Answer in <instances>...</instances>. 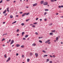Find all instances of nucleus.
Listing matches in <instances>:
<instances>
[{"instance_id": "obj_1", "label": "nucleus", "mask_w": 63, "mask_h": 63, "mask_svg": "<svg viewBox=\"0 0 63 63\" xmlns=\"http://www.w3.org/2000/svg\"><path fill=\"white\" fill-rule=\"evenodd\" d=\"M47 4H48V3L47 2H45L44 3H43L44 5H47Z\"/></svg>"}, {"instance_id": "obj_2", "label": "nucleus", "mask_w": 63, "mask_h": 63, "mask_svg": "<svg viewBox=\"0 0 63 63\" xmlns=\"http://www.w3.org/2000/svg\"><path fill=\"white\" fill-rule=\"evenodd\" d=\"M10 60H11V58L9 57L8 58L7 60L6 61V62H8V61H9Z\"/></svg>"}, {"instance_id": "obj_3", "label": "nucleus", "mask_w": 63, "mask_h": 63, "mask_svg": "<svg viewBox=\"0 0 63 63\" xmlns=\"http://www.w3.org/2000/svg\"><path fill=\"white\" fill-rule=\"evenodd\" d=\"M14 43V41L13 40H12L10 43V45H12Z\"/></svg>"}, {"instance_id": "obj_4", "label": "nucleus", "mask_w": 63, "mask_h": 63, "mask_svg": "<svg viewBox=\"0 0 63 63\" xmlns=\"http://www.w3.org/2000/svg\"><path fill=\"white\" fill-rule=\"evenodd\" d=\"M50 42V40H48L45 42V43L47 44V43H48V42Z\"/></svg>"}, {"instance_id": "obj_5", "label": "nucleus", "mask_w": 63, "mask_h": 63, "mask_svg": "<svg viewBox=\"0 0 63 63\" xmlns=\"http://www.w3.org/2000/svg\"><path fill=\"white\" fill-rule=\"evenodd\" d=\"M44 0H42L40 2V4H44Z\"/></svg>"}, {"instance_id": "obj_6", "label": "nucleus", "mask_w": 63, "mask_h": 63, "mask_svg": "<svg viewBox=\"0 0 63 63\" xmlns=\"http://www.w3.org/2000/svg\"><path fill=\"white\" fill-rule=\"evenodd\" d=\"M37 5V3H35L33 4V7H34Z\"/></svg>"}, {"instance_id": "obj_7", "label": "nucleus", "mask_w": 63, "mask_h": 63, "mask_svg": "<svg viewBox=\"0 0 63 63\" xmlns=\"http://www.w3.org/2000/svg\"><path fill=\"white\" fill-rule=\"evenodd\" d=\"M26 14V13H24L22 15V17H23V16H24Z\"/></svg>"}, {"instance_id": "obj_8", "label": "nucleus", "mask_w": 63, "mask_h": 63, "mask_svg": "<svg viewBox=\"0 0 63 63\" xmlns=\"http://www.w3.org/2000/svg\"><path fill=\"white\" fill-rule=\"evenodd\" d=\"M6 10L8 12H9V7H8L7 8Z\"/></svg>"}, {"instance_id": "obj_9", "label": "nucleus", "mask_w": 63, "mask_h": 63, "mask_svg": "<svg viewBox=\"0 0 63 63\" xmlns=\"http://www.w3.org/2000/svg\"><path fill=\"white\" fill-rule=\"evenodd\" d=\"M16 47H20V45L18 44H17L16 45Z\"/></svg>"}, {"instance_id": "obj_10", "label": "nucleus", "mask_w": 63, "mask_h": 63, "mask_svg": "<svg viewBox=\"0 0 63 63\" xmlns=\"http://www.w3.org/2000/svg\"><path fill=\"white\" fill-rule=\"evenodd\" d=\"M35 55L36 57H37L38 56V54L37 53H36L35 54Z\"/></svg>"}, {"instance_id": "obj_11", "label": "nucleus", "mask_w": 63, "mask_h": 63, "mask_svg": "<svg viewBox=\"0 0 63 63\" xmlns=\"http://www.w3.org/2000/svg\"><path fill=\"white\" fill-rule=\"evenodd\" d=\"M6 11H7L6 10H5L3 12V14H5V13H6Z\"/></svg>"}, {"instance_id": "obj_12", "label": "nucleus", "mask_w": 63, "mask_h": 63, "mask_svg": "<svg viewBox=\"0 0 63 63\" xmlns=\"http://www.w3.org/2000/svg\"><path fill=\"white\" fill-rule=\"evenodd\" d=\"M55 32V30H52L51 31V32Z\"/></svg>"}, {"instance_id": "obj_13", "label": "nucleus", "mask_w": 63, "mask_h": 63, "mask_svg": "<svg viewBox=\"0 0 63 63\" xmlns=\"http://www.w3.org/2000/svg\"><path fill=\"white\" fill-rule=\"evenodd\" d=\"M32 46H36V45L35 43H33L32 44Z\"/></svg>"}, {"instance_id": "obj_14", "label": "nucleus", "mask_w": 63, "mask_h": 63, "mask_svg": "<svg viewBox=\"0 0 63 63\" xmlns=\"http://www.w3.org/2000/svg\"><path fill=\"white\" fill-rule=\"evenodd\" d=\"M10 17L11 18H13V16L12 15H11L10 16Z\"/></svg>"}, {"instance_id": "obj_15", "label": "nucleus", "mask_w": 63, "mask_h": 63, "mask_svg": "<svg viewBox=\"0 0 63 63\" xmlns=\"http://www.w3.org/2000/svg\"><path fill=\"white\" fill-rule=\"evenodd\" d=\"M30 56H32L33 55V53L32 52H31L30 53Z\"/></svg>"}, {"instance_id": "obj_16", "label": "nucleus", "mask_w": 63, "mask_h": 63, "mask_svg": "<svg viewBox=\"0 0 63 63\" xmlns=\"http://www.w3.org/2000/svg\"><path fill=\"white\" fill-rule=\"evenodd\" d=\"M28 37V35H27L25 36V38H27V37Z\"/></svg>"}, {"instance_id": "obj_17", "label": "nucleus", "mask_w": 63, "mask_h": 63, "mask_svg": "<svg viewBox=\"0 0 63 63\" xmlns=\"http://www.w3.org/2000/svg\"><path fill=\"white\" fill-rule=\"evenodd\" d=\"M49 35H53V33L52 32H50L49 33Z\"/></svg>"}, {"instance_id": "obj_18", "label": "nucleus", "mask_w": 63, "mask_h": 63, "mask_svg": "<svg viewBox=\"0 0 63 63\" xmlns=\"http://www.w3.org/2000/svg\"><path fill=\"white\" fill-rule=\"evenodd\" d=\"M30 61V59H27V62H29V61Z\"/></svg>"}, {"instance_id": "obj_19", "label": "nucleus", "mask_w": 63, "mask_h": 63, "mask_svg": "<svg viewBox=\"0 0 63 63\" xmlns=\"http://www.w3.org/2000/svg\"><path fill=\"white\" fill-rule=\"evenodd\" d=\"M24 45L21 46V47H22V48H23L24 47Z\"/></svg>"}, {"instance_id": "obj_20", "label": "nucleus", "mask_w": 63, "mask_h": 63, "mask_svg": "<svg viewBox=\"0 0 63 63\" xmlns=\"http://www.w3.org/2000/svg\"><path fill=\"white\" fill-rule=\"evenodd\" d=\"M24 23H22L21 24V25H22V26H23V25H24Z\"/></svg>"}, {"instance_id": "obj_21", "label": "nucleus", "mask_w": 63, "mask_h": 63, "mask_svg": "<svg viewBox=\"0 0 63 63\" xmlns=\"http://www.w3.org/2000/svg\"><path fill=\"white\" fill-rule=\"evenodd\" d=\"M24 34V32H23L22 33V36H23V35Z\"/></svg>"}, {"instance_id": "obj_22", "label": "nucleus", "mask_w": 63, "mask_h": 63, "mask_svg": "<svg viewBox=\"0 0 63 63\" xmlns=\"http://www.w3.org/2000/svg\"><path fill=\"white\" fill-rule=\"evenodd\" d=\"M47 61H46V62H48V61H49V60L48 59H47Z\"/></svg>"}, {"instance_id": "obj_23", "label": "nucleus", "mask_w": 63, "mask_h": 63, "mask_svg": "<svg viewBox=\"0 0 63 63\" xmlns=\"http://www.w3.org/2000/svg\"><path fill=\"white\" fill-rule=\"evenodd\" d=\"M58 37H56V41H57L58 40Z\"/></svg>"}, {"instance_id": "obj_24", "label": "nucleus", "mask_w": 63, "mask_h": 63, "mask_svg": "<svg viewBox=\"0 0 63 63\" xmlns=\"http://www.w3.org/2000/svg\"><path fill=\"white\" fill-rule=\"evenodd\" d=\"M4 56L5 58H7V56H6V54L4 55Z\"/></svg>"}, {"instance_id": "obj_25", "label": "nucleus", "mask_w": 63, "mask_h": 63, "mask_svg": "<svg viewBox=\"0 0 63 63\" xmlns=\"http://www.w3.org/2000/svg\"><path fill=\"white\" fill-rule=\"evenodd\" d=\"M29 13H26V15L27 16V15H29Z\"/></svg>"}, {"instance_id": "obj_26", "label": "nucleus", "mask_w": 63, "mask_h": 63, "mask_svg": "<svg viewBox=\"0 0 63 63\" xmlns=\"http://www.w3.org/2000/svg\"><path fill=\"white\" fill-rule=\"evenodd\" d=\"M16 21H14V22H13L12 23V24H14V23H16Z\"/></svg>"}, {"instance_id": "obj_27", "label": "nucleus", "mask_w": 63, "mask_h": 63, "mask_svg": "<svg viewBox=\"0 0 63 63\" xmlns=\"http://www.w3.org/2000/svg\"><path fill=\"white\" fill-rule=\"evenodd\" d=\"M39 42L41 43H42V41H41V40L39 41Z\"/></svg>"}, {"instance_id": "obj_28", "label": "nucleus", "mask_w": 63, "mask_h": 63, "mask_svg": "<svg viewBox=\"0 0 63 63\" xmlns=\"http://www.w3.org/2000/svg\"><path fill=\"white\" fill-rule=\"evenodd\" d=\"M47 12L44 13V16H45V15H46V14H47Z\"/></svg>"}, {"instance_id": "obj_29", "label": "nucleus", "mask_w": 63, "mask_h": 63, "mask_svg": "<svg viewBox=\"0 0 63 63\" xmlns=\"http://www.w3.org/2000/svg\"><path fill=\"white\" fill-rule=\"evenodd\" d=\"M45 11H48V9H45Z\"/></svg>"}, {"instance_id": "obj_30", "label": "nucleus", "mask_w": 63, "mask_h": 63, "mask_svg": "<svg viewBox=\"0 0 63 63\" xmlns=\"http://www.w3.org/2000/svg\"><path fill=\"white\" fill-rule=\"evenodd\" d=\"M38 38H39V39H42V38H43V37H39Z\"/></svg>"}, {"instance_id": "obj_31", "label": "nucleus", "mask_w": 63, "mask_h": 63, "mask_svg": "<svg viewBox=\"0 0 63 63\" xmlns=\"http://www.w3.org/2000/svg\"><path fill=\"white\" fill-rule=\"evenodd\" d=\"M52 24H53L52 23H51L49 25H50V26H51V25H52Z\"/></svg>"}, {"instance_id": "obj_32", "label": "nucleus", "mask_w": 63, "mask_h": 63, "mask_svg": "<svg viewBox=\"0 0 63 63\" xmlns=\"http://www.w3.org/2000/svg\"><path fill=\"white\" fill-rule=\"evenodd\" d=\"M2 2L3 0H1L0 1V3H2Z\"/></svg>"}, {"instance_id": "obj_33", "label": "nucleus", "mask_w": 63, "mask_h": 63, "mask_svg": "<svg viewBox=\"0 0 63 63\" xmlns=\"http://www.w3.org/2000/svg\"><path fill=\"white\" fill-rule=\"evenodd\" d=\"M42 52H44V53H46V52L44 50L42 51Z\"/></svg>"}, {"instance_id": "obj_34", "label": "nucleus", "mask_w": 63, "mask_h": 63, "mask_svg": "<svg viewBox=\"0 0 63 63\" xmlns=\"http://www.w3.org/2000/svg\"><path fill=\"white\" fill-rule=\"evenodd\" d=\"M7 13H6L5 14H4V16H7Z\"/></svg>"}, {"instance_id": "obj_35", "label": "nucleus", "mask_w": 63, "mask_h": 63, "mask_svg": "<svg viewBox=\"0 0 63 63\" xmlns=\"http://www.w3.org/2000/svg\"><path fill=\"white\" fill-rule=\"evenodd\" d=\"M44 57L47 56V55H44Z\"/></svg>"}, {"instance_id": "obj_36", "label": "nucleus", "mask_w": 63, "mask_h": 63, "mask_svg": "<svg viewBox=\"0 0 63 63\" xmlns=\"http://www.w3.org/2000/svg\"><path fill=\"white\" fill-rule=\"evenodd\" d=\"M22 12H20V13H19V14H22Z\"/></svg>"}, {"instance_id": "obj_37", "label": "nucleus", "mask_w": 63, "mask_h": 63, "mask_svg": "<svg viewBox=\"0 0 63 63\" xmlns=\"http://www.w3.org/2000/svg\"><path fill=\"white\" fill-rule=\"evenodd\" d=\"M32 27H35V25H32Z\"/></svg>"}, {"instance_id": "obj_38", "label": "nucleus", "mask_w": 63, "mask_h": 63, "mask_svg": "<svg viewBox=\"0 0 63 63\" xmlns=\"http://www.w3.org/2000/svg\"><path fill=\"white\" fill-rule=\"evenodd\" d=\"M58 7H59V8H61V6H58Z\"/></svg>"}, {"instance_id": "obj_39", "label": "nucleus", "mask_w": 63, "mask_h": 63, "mask_svg": "<svg viewBox=\"0 0 63 63\" xmlns=\"http://www.w3.org/2000/svg\"><path fill=\"white\" fill-rule=\"evenodd\" d=\"M37 24V23H33V24Z\"/></svg>"}, {"instance_id": "obj_40", "label": "nucleus", "mask_w": 63, "mask_h": 63, "mask_svg": "<svg viewBox=\"0 0 63 63\" xmlns=\"http://www.w3.org/2000/svg\"><path fill=\"white\" fill-rule=\"evenodd\" d=\"M44 20H45V21H47V19L46 18H45L44 19Z\"/></svg>"}, {"instance_id": "obj_41", "label": "nucleus", "mask_w": 63, "mask_h": 63, "mask_svg": "<svg viewBox=\"0 0 63 63\" xmlns=\"http://www.w3.org/2000/svg\"><path fill=\"white\" fill-rule=\"evenodd\" d=\"M35 34H36V35H38V32H36Z\"/></svg>"}, {"instance_id": "obj_42", "label": "nucleus", "mask_w": 63, "mask_h": 63, "mask_svg": "<svg viewBox=\"0 0 63 63\" xmlns=\"http://www.w3.org/2000/svg\"><path fill=\"white\" fill-rule=\"evenodd\" d=\"M51 2H54V0H51Z\"/></svg>"}, {"instance_id": "obj_43", "label": "nucleus", "mask_w": 63, "mask_h": 63, "mask_svg": "<svg viewBox=\"0 0 63 63\" xmlns=\"http://www.w3.org/2000/svg\"><path fill=\"white\" fill-rule=\"evenodd\" d=\"M16 31H17V32H18V31H19V29H17V30H16Z\"/></svg>"}, {"instance_id": "obj_44", "label": "nucleus", "mask_w": 63, "mask_h": 63, "mask_svg": "<svg viewBox=\"0 0 63 63\" xmlns=\"http://www.w3.org/2000/svg\"><path fill=\"white\" fill-rule=\"evenodd\" d=\"M28 20H29V19L26 20V21H28Z\"/></svg>"}, {"instance_id": "obj_45", "label": "nucleus", "mask_w": 63, "mask_h": 63, "mask_svg": "<svg viewBox=\"0 0 63 63\" xmlns=\"http://www.w3.org/2000/svg\"><path fill=\"white\" fill-rule=\"evenodd\" d=\"M9 42H11V39H10L9 40Z\"/></svg>"}, {"instance_id": "obj_46", "label": "nucleus", "mask_w": 63, "mask_h": 63, "mask_svg": "<svg viewBox=\"0 0 63 63\" xmlns=\"http://www.w3.org/2000/svg\"><path fill=\"white\" fill-rule=\"evenodd\" d=\"M38 19H39V18H36V20H38Z\"/></svg>"}, {"instance_id": "obj_47", "label": "nucleus", "mask_w": 63, "mask_h": 63, "mask_svg": "<svg viewBox=\"0 0 63 63\" xmlns=\"http://www.w3.org/2000/svg\"><path fill=\"white\" fill-rule=\"evenodd\" d=\"M49 62L50 63H52V61H49Z\"/></svg>"}, {"instance_id": "obj_48", "label": "nucleus", "mask_w": 63, "mask_h": 63, "mask_svg": "<svg viewBox=\"0 0 63 63\" xmlns=\"http://www.w3.org/2000/svg\"><path fill=\"white\" fill-rule=\"evenodd\" d=\"M4 40H5V39L4 38H3V39L2 40V41H4Z\"/></svg>"}, {"instance_id": "obj_49", "label": "nucleus", "mask_w": 63, "mask_h": 63, "mask_svg": "<svg viewBox=\"0 0 63 63\" xmlns=\"http://www.w3.org/2000/svg\"><path fill=\"white\" fill-rule=\"evenodd\" d=\"M18 55V53H16V56H17Z\"/></svg>"}, {"instance_id": "obj_50", "label": "nucleus", "mask_w": 63, "mask_h": 63, "mask_svg": "<svg viewBox=\"0 0 63 63\" xmlns=\"http://www.w3.org/2000/svg\"><path fill=\"white\" fill-rule=\"evenodd\" d=\"M6 22H3V24H5Z\"/></svg>"}, {"instance_id": "obj_51", "label": "nucleus", "mask_w": 63, "mask_h": 63, "mask_svg": "<svg viewBox=\"0 0 63 63\" xmlns=\"http://www.w3.org/2000/svg\"><path fill=\"white\" fill-rule=\"evenodd\" d=\"M23 40H25V38H23Z\"/></svg>"}, {"instance_id": "obj_52", "label": "nucleus", "mask_w": 63, "mask_h": 63, "mask_svg": "<svg viewBox=\"0 0 63 63\" xmlns=\"http://www.w3.org/2000/svg\"><path fill=\"white\" fill-rule=\"evenodd\" d=\"M22 57H24V55H23L22 56Z\"/></svg>"}, {"instance_id": "obj_53", "label": "nucleus", "mask_w": 63, "mask_h": 63, "mask_svg": "<svg viewBox=\"0 0 63 63\" xmlns=\"http://www.w3.org/2000/svg\"><path fill=\"white\" fill-rule=\"evenodd\" d=\"M56 15H58V13H57L56 14Z\"/></svg>"}, {"instance_id": "obj_54", "label": "nucleus", "mask_w": 63, "mask_h": 63, "mask_svg": "<svg viewBox=\"0 0 63 63\" xmlns=\"http://www.w3.org/2000/svg\"><path fill=\"white\" fill-rule=\"evenodd\" d=\"M61 8H63V5H61Z\"/></svg>"}, {"instance_id": "obj_55", "label": "nucleus", "mask_w": 63, "mask_h": 63, "mask_svg": "<svg viewBox=\"0 0 63 63\" xmlns=\"http://www.w3.org/2000/svg\"><path fill=\"white\" fill-rule=\"evenodd\" d=\"M49 56L50 57H52V56H51V55H50Z\"/></svg>"}, {"instance_id": "obj_56", "label": "nucleus", "mask_w": 63, "mask_h": 63, "mask_svg": "<svg viewBox=\"0 0 63 63\" xmlns=\"http://www.w3.org/2000/svg\"><path fill=\"white\" fill-rule=\"evenodd\" d=\"M30 25H31V26H32V25H33V24H30Z\"/></svg>"}, {"instance_id": "obj_57", "label": "nucleus", "mask_w": 63, "mask_h": 63, "mask_svg": "<svg viewBox=\"0 0 63 63\" xmlns=\"http://www.w3.org/2000/svg\"><path fill=\"white\" fill-rule=\"evenodd\" d=\"M14 45H12V47H14Z\"/></svg>"}, {"instance_id": "obj_58", "label": "nucleus", "mask_w": 63, "mask_h": 63, "mask_svg": "<svg viewBox=\"0 0 63 63\" xmlns=\"http://www.w3.org/2000/svg\"><path fill=\"white\" fill-rule=\"evenodd\" d=\"M10 0H6V1H7V2H8V1H10Z\"/></svg>"}, {"instance_id": "obj_59", "label": "nucleus", "mask_w": 63, "mask_h": 63, "mask_svg": "<svg viewBox=\"0 0 63 63\" xmlns=\"http://www.w3.org/2000/svg\"><path fill=\"white\" fill-rule=\"evenodd\" d=\"M4 35H7V33L5 34Z\"/></svg>"}, {"instance_id": "obj_60", "label": "nucleus", "mask_w": 63, "mask_h": 63, "mask_svg": "<svg viewBox=\"0 0 63 63\" xmlns=\"http://www.w3.org/2000/svg\"><path fill=\"white\" fill-rule=\"evenodd\" d=\"M16 17H18V16L17 15H16Z\"/></svg>"}, {"instance_id": "obj_61", "label": "nucleus", "mask_w": 63, "mask_h": 63, "mask_svg": "<svg viewBox=\"0 0 63 63\" xmlns=\"http://www.w3.org/2000/svg\"><path fill=\"white\" fill-rule=\"evenodd\" d=\"M40 21H42V19H40Z\"/></svg>"}, {"instance_id": "obj_62", "label": "nucleus", "mask_w": 63, "mask_h": 63, "mask_svg": "<svg viewBox=\"0 0 63 63\" xmlns=\"http://www.w3.org/2000/svg\"><path fill=\"white\" fill-rule=\"evenodd\" d=\"M53 57H55V56H54V55H53Z\"/></svg>"}, {"instance_id": "obj_63", "label": "nucleus", "mask_w": 63, "mask_h": 63, "mask_svg": "<svg viewBox=\"0 0 63 63\" xmlns=\"http://www.w3.org/2000/svg\"><path fill=\"white\" fill-rule=\"evenodd\" d=\"M29 8V7L28 6H27L26 8Z\"/></svg>"}, {"instance_id": "obj_64", "label": "nucleus", "mask_w": 63, "mask_h": 63, "mask_svg": "<svg viewBox=\"0 0 63 63\" xmlns=\"http://www.w3.org/2000/svg\"><path fill=\"white\" fill-rule=\"evenodd\" d=\"M17 36H19V34H17Z\"/></svg>"}]
</instances>
